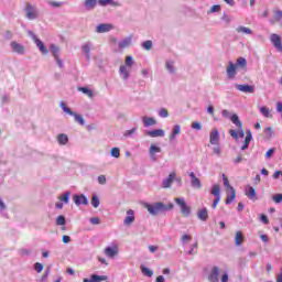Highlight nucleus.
Instances as JSON below:
<instances>
[{"label": "nucleus", "mask_w": 282, "mask_h": 282, "mask_svg": "<svg viewBox=\"0 0 282 282\" xmlns=\"http://www.w3.org/2000/svg\"><path fill=\"white\" fill-rule=\"evenodd\" d=\"M144 208L150 213V215H160V213H166V210H173L175 208V205L173 203H169L167 205H164L162 202H158L154 204H145Z\"/></svg>", "instance_id": "obj_1"}, {"label": "nucleus", "mask_w": 282, "mask_h": 282, "mask_svg": "<svg viewBox=\"0 0 282 282\" xmlns=\"http://www.w3.org/2000/svg\"><path fill=\"white\" fill-rule=\"evenodd\" d=\"M223 182L228 193H230L227 195L225 204H232V202L237 199V192L235 191V187L230 186V182L228 181V177H226V174H223Z\"/></svg>", "instance_id": "obj_2"}, {"label": "nucleus", "mask_w": 282, "mask_h": 282, "mask_svg": "<svg viewBox=\"0 0 282 282\" xmlns=\"http://www.w3.org/2000/svg\"><path fill=\"white\" fill-rule=\"evenodd\" d=\"M174 202L181 208V214L183 217H191V207L186 204V200L182 197H175Z\"/></svg>", "instance_id": "obj_3"}, {"label": "nucleus", "mask_w": 282, "mask_h": 282, "mask_svg": "<svg viewBox=\"0 0 282 282\" xmlns=\"http://www.w3.org/2000/svg\"><path fill=\"white\" fill-rule=\"evenodd\" d=\"M174 202L181 208V214L183 217H191V207L186 204V200L182 197H175Z\"/></svg>", "instance_id": "obj_4"}, {"label": "nucleus", "mask_w": 282, "mask_h": 282, "mask_svg": "<svg viewBox=\"0 0 282 282\" xmlns=\"http://www.w3.org/2000/svg\"><path fill=\"white\" fill-rule=\"evenodd\" d=\"M118 252H120V249L118 248V245H116V243H111L110 247H106L104 250V253L109 259H113V258L118 257Z\"/></svg>", "instance_id": "obj_5"}, {"label": "nucleus", "mask_w": 282, "mask_h": 282, "mask_svg": "<svg viewBox=\"0 0 282 282\" xmlns=\"http://www.w3.org/2000/svg\"><path fill=\"white\" fill-rule=\"evenodd\" d=\"M221 188L219 187L218 184H215L212 188V195L216 196V198L214 199L213 204H212V208H217V204H219L220 199H221Z\"/></svg>", "instance_id": "obj_6"}, {"label": "nucleus", "mask_w": 282, "mask_h": 282, "mask_svg": "<svg viewBox=\"0 0 282 282\" xmlns=\"http://www.w3.org/2000/svg\"><path fill=\"white\" fill-rule=\"evenodd\" d=\"M270 41L272 45L278 50V52L282 53V41H281V35L276 33H272L270 36Z\"/></svg>", "instance_id": "obj_7"}, {"label": "nucleus", "mask_w": 282, "mask_h": 282, "mask_svg": "<svg viewBox=\"0 0 282 282\" xmlns=\"http://www.w3.org/2000/svg\"><path fill=\"white\" fill-rule=\"evenodd\" d=\"M236 89H238V91H242V94H254V86H250L248 84H236Z\"/></svg>", "instance_id": "obj_8"}, {"label": "nucleus", "mask_w": 282, "mask_h": 282, "mask_svg": "<svg viewBox=\"0 0 282 282\" xmlns=\"http://www.w3.org/2000/svg\"><path fill=\"white\" fill-rule=\"evenodd\" d=\"M226 72L229 79L235 78V76H237V65L232 62H228Z\"/></svg>", "instance_id": "obj_9"}, {"label": "nucleus", "mask_w": 282, "mask_h": 282, "mask_svg": "<svg viewBox=\"0 0 282 282\" xmlns=\"http://www.w3.org/2000/svg\"><path fill=\"white\" fill-rule=\"evenodd\" d=\"M135 221V212L133 209H129L127 212V217L123 220L124 226H131Z\"/></svg>", "instance_id": "obj_10"}, {"label": "nucleus", "mask_w": 282, "mask_h": 282, "mask_svg": "<svg viewBox=\"0 0 282 282\" xmlns=\"http://www.w3.org/2000/svg\"><path fill=\"white\" fill-rule=\"evenodd\" d=\"M209 282H219V268L214 267L208 275Z\"/></svg>", "instance_id": "obj_11"}, {"label": "nucleus", "mask_w": 282, "mask_h": 282, "mask_svg": "<svg viewBox=\"0 0 282 282\" xmlns=\"http://www.w3.org/2000/svg\"><path fill=\"white\" fill-rule=\"evenodd\" d=\"M175 176H176L175 172H172L167 176V178L163 181L162 183L163 188H171V186H173V182L175 181Z\"/></svg>", "instance_id": "obj_12"}, {"label": "nucleus", "mask_w": 282, "mask_h": 282, "mask_svg": "<svg viewBox=\"0 0 282 282\" xmlns=\"http://www.w3.org/2000/svg\"><path fill=\"white\" fill-rule=\"evenodd\" d=\"M25 12H26V17L30 20L36 19V17H37L36 9L30 3L26 4Z\"/></svg>", "instance_id": "obj_13"}, {"label": "nucleus", "mask_w": 282, "mask_h": 282, "mask_svg": "<svg viewBox=\"0 0 282 282\" xmlns=\"http://www.w3.org/2000/svg\"><path fill=\"white\" fill-rule=\"evenodd\" d=\"M109 278L107 275H98L93 274L90 279L85 278L84 282H100V281H107Z\"/></svg>", "instance_id": "obj_14"}, {"label": "nucleus", "mask_w": 282, "mask_h": 282, "mask_svg": "<svg viewBox=\"0 0 282 282\" xmlns=\"http://www.w3.org/2000/svg\"><path fill=\"white\" fill-rule=\"evenodd\" d=\"M209 143H210V144H219V130H218V129H214V130L210 132V135H209Z\"/></svg>", "instance_id": "obj_15"}, {"label": "nucleus", "mask_w": 282, "mask_h": 282, "mask_svg": "<svg viewBox=\"0 0 282 282\" xmlns=\"http://www.w3.org/2000/svg\"><path fill=\"white\" fill-rule=\"evenodd\" d=\"M73 199L76 206H80V204H84V206H87V204H89V200L87 199V197H85V195H75Z\"/></svg>", "instance_id": "obj_16"}, {"label": "nucleus", "mask_w": 282, "mask_h": 282, "mask_svg": "<svg viewBox=\"0 0 282 282\" xmlns=\"http://www.w3.org/2000/svg\"><path fill=\"white\" fill-rule=\"evenodd\" d=\"M148 135L150 138H164V135H166V132L163 129H156L148 131Z\"/></svg>", "instance_id": "obj_17"}, {"label": "nucleus", "mask_w": 282, "mask_h": 282, "mask_svg": "<svg viewBox=\"0 0 282 282\" xmlns=\"http://www.w3.org/2000/svg\"><path fill=\"white\" fill-rule=\"evenodd\" d=\"M11 47L15 54H25V46L19 44L18 42H11Z\"/></svg>", "instance_id": "obj_18"}, {"label": "nucleus", "mask_w": 282, "mask_h": 282, "mask_svg": "<svg viewBox=\"0 0 282 282\" xmlns=\"http://www.w3.org/2000/svg\"><path fill=\"white\" fill-rule=\"evenodd\" d=\"M35 44L36 47H39L40 52L44 55L47 56L50 54V51L47 50V47L45 46V44L43 43V41L36 39L35 40Z\"/></svg>", "instance_id": "obj_19"}, {"label": "nucleus", "mask_w": 282, "mask_h": 282, "mask_svg": "<svg viewBox=\"0 0 282 282\" xmlns=\"http://www.w3.org/2000/svg\"><path fill=\"white\" fill-rule=\"evenodd\" d=\"M111 30H113V25L111 24H99L97 25L96 32H98V34H102L105 32H110Z\"/></svg>", "instance_id": "obj_20"}, {"label": "nucleus", "mask_w": 282, "mask_h": 282, "mask_svg": "<svg viewBox=\"0 0 282 282\" xmlns=\"http://www.w3.org/2000/svg\"><path fill=\"white\" fill-rule=\"evenodd\" d=\"M189 177L192 180L193 188H202V181H199V178H197V176H195L194 172L189 173Z\"/></svg>", "instance_id": "obj_21"}, {"label": "nucleus", "mask_w": 282, "mask_h": 282, "mask_svg": "<svg viewBox=\"0 0 282 282\" xmlns=\"http://www.w3.org/2000/svg\"><path fill=\"white\" fill-rule=\"evenodd\" d=\"M197 218L200 221H208V209L207 208H202L197 212Z\"/></svg>", "instance_id": "obj_22"}, {"label": "nucleus", "mask_w": 282, "mask_h": 282, "mask_svg": "<svg viewBox=\"0 0 282 282\" xmlns=\"http://www.w3.org/2000/svg\"><path fill=\"white\" fill-rule=\"evenodd\" d=\"M142 120L144 127H154V124H158V121L153 117H143Z\"/></svg>", "instance_id": "obj_23"}, {"label": "nucleus", "mask_w": 282, "mask_h": 282, "mask_svg": "<svg viewBox=\"0 0 282 282\" xmlns=\"http://www.w3.org/2000/svg\"><path fill=\"white\" fill-rule=\"evenodd\" d=\"M180 133H182V127H180V124H175L172 130V133L170 134V140H175V138H177Z\"/></svg>", "instance_id": "obj_24"}, {"label": "nucleus", "mask_w": 282, "mask_h": 282, "mask_svg": "<svg viewBox=\"0 0 282 282\" xmlns=\"http://www.w3.org/2000/svg\"><path fill=\"white\" fill-rule=\"evenodd\" d=\"M246 195L251 199L252 202H257V191L254 187L249 186L248 191L246 192Z\"/></svg>", "instance_id": "obj_25"}, {"label": "nucleus", "mask_w": 282, "mask_h": 282, "mask_svg": "<svg viewBox=\"0 0 282 282\" xmlns=\"http://www.w3.org/2000/svg\"><path fill=\"white\" fill-rule=\"evenodd\" d=\"M82 51L85 54L87 61H89V58H91V54H90V52H91V44H89V43L84 44L82 46Z\"/></svg>", "instance_id": "obj_26"}, {"label": "nucleus", "mask_w": 282, "mask_h": 282, "mask_svg": "<svg viewBox=\"0 0 282 282\" xmlns=\"http://www.w3.org/2000/svg\"><path fill=\"white\" fill-rule=\"evenodd\" d=\"M230 120H231L232 124H235L238 129H242L243 123L241 122V120H239V116L237 113H234L230 117Z\"/></svg>", "instance_id": "obj_27"}, {"label": "nucleus", "mask_w": 282, "mask_h": 282, "mask_svg": "<svg viewBox=\"0 0 282 282\" xmlns=\"http://www.w3.org/2000/svg\"><path fill=\"white\" fill-rule=\"evenodd\" d=\"M252 140V132L249 130L245 138V144L241 147V151H246L250 147V141Z\"/></svg>", "instance_id": "obj_28"}, {"label": "nucleus", "mask_w": 282, "mask_h": 282, "mask_svg": "<svg viewBox=\"0 0 282 282\" xmlns=\"http://www.w3.org/2000/svg\"><path fill=\"white\" fill-rule=\"evenodd\" d=\"M129 66L121 65L119 68V74H121L123 80H127L129 78Z\"/></svg>", "instance_id": "obj_29"}, {"label": "nucleus", "mask_w": 282, "mask_h": 282, "mask_svg": "<svg viewBox=\"0 0 282 282\" xmlns=\"http://www.w3.org/2000/svg\"><path fill=\"white\" fill-rule=\"evenodd\" d=\"M57 142L61 145H65L69 142V138L65 133H61L57 135Z\"/></svg>", "instance_id": "obj_30"}, {"label": "nucleus", "mask_w": 282, "mask_h": 282, "mask_svg": "<svg viewBox=\"0 0 282 282\" xmlns=\"http://www.w3.org/2000/svg\"><path fill=\"white\" fill-rule=\"evenodd\" d=\"M98 4V0H85L84 6L87 10H94Z\"/></svg>", "instance_id": "obj_31"}, {"label": "nucleus", "mask_w": 282, "mask_h": 282, "mask_svg": "<svg viewBox=\"0 0 282 282\" xmlns=\"http://www.w3.org/2000/svg\"><path fill=\"white\" fill-rule=\"evenodd\" d=\"M235 241H236V246H241V243H243L245 238H243V232L242 231H237L236 232Z\"/></svg>", "instance_id": "obj_32"}, {"label": "nucleus", "mask_w": 282, "mask_h": 282, "mask_svg": "<svg viewBox=\"0 0 282 282\" xmlns=\"http://www.w3.org/2000/svg\"><path fill=\"white\" fill-rule=\"evenodd\" d=\"M236 67H241L242 69H246L248 67V61H246V58L243 57H239L236 61Z\"/></svg>", "instance_id": "obj_33"}, {"label": "nucleus", "mask_w": 282, "mask_h": 282, "mask_svg": "<svg viewBox=\"0 0 282 282\" xmlns=\"http://www.w3.org/2000/svg\"><path fill=\"white\" fill-rule=\"evenodd\" d=\"M260 112L262 113V116H264V118H272V112H270V108H268L267 106L261 107Z\"/></svg>", "instance_id": "obj_34"}, {"label": "nucleus", "mask_w": 282, "mask_h": 282, "mask_svg": "<svg viewBox=\"0 0 282 282\" xmlns=\"http://www.w3.org/2000/svg\"><path fill=\"white\" fill-rule=\"evenodd\" d=\"M236 32H238L239 34H252V30L246 26H238L236 29Z\"/></svg>", "instance_id": "obj_35"}, {"label": "nucleus", "mask_w": 282, "mask_h": 282, "mask_svg": "<svg viewBox=\"0 0 282 282\" xmlns=\"http://www.w3.org/2000/svg\"><path fill=\"white\" fill-rule=\"evenodd\" d=\"M141 272L144 276H153V271H151V269L144 267V265H141Z\"/></svg>", "instance_id": "obj_36"}, {"label": "nucleus", "mask_w": 282, "mask_h": 282, "mask_svg": "<svg viewBox=\"0 0 282 282\" xmlns=\"http://www.w3.org/2000/svg\"><path fill=\"white\" fill-rule=\"evenodd\" d=\"M160 151H162V149H160V147H158L155 144L150 145V155H151V158H153V155H155V153H160Z\"/></svg>", "instance_id": "obj_37"}, {"label": "nucleus", "mask_w": 282, "mask_h": 282, "mask_svg": "<svg viewBox=\"0 0 282 282\" xmlns=\"http://www.w3.org/2000/svg\"><path fill=\"white\" fill-rule=\"evenodd\" d=\"M129 45H131V37L124 39L119 43V47L121 50H124V47H129Z\"/></svg>", "instance_id": "obj_38"}, {"label": "nucleus", "mask_w": 282, "mask_h": 282, "mask_svg": "<svg viewBox=\"0 0 282 282\" xmlns=\"http://www.w3.org/2000/svg\"><path fill=\"white\" fill-rule=\"evenodd\" d=\"M79 91H82L83 94L88 96V98H94V91H91V89H89L87 87L79 88Z\"/></svg>", "instance_id": "obj_39"}, {"label": "nucleus", "mask_w": 282, "mask_h": 282, "mask_svg": "<svg viewBox=\"0 0 282 282\" xmlns=\"http://www.w3.org/2000/svg\"><path fill=\"white\" fill-rule=\"evenodd\" d=\"M72 195V192H66L62 196L58 197L59 202H64V204H67L69 202V196Z\"/></svg>", "instance_id": "obj_40"}, {"label": "nucleus", "mask_w": 282, "mask_h": 282, "mask_svg": "<svg viewBox=\"0 0 282 282\" xmlns=\"http://www.w3.org/2000/svg\"><path fill=\"white\" fill-rule=\"evenodd\" d=\"M90 204L94 208H98L100 206V199H98V196L93 195Z\"/></svg>", "instance_id": "obj_41"}, {"label": "nucleus", "mask_w": 282, "mask_h": 282, "mask_svg": "<svg viewBox=\"0 0 282 282\" xmlns=\"http://www.w3.org/2000/svg\"><path fill=\"white\" fill-rule=\"evenodd\" d=\"M70 116H74L76 122H78L79 124H85V119L83 118V116L75 113V112H73V115H70Z\"/></svg>", "instance_id": "obj_42"}, {"label": "nucleus", "mask_w": 282, "mask_h": 282, "mask_svg": "<svg viewBox=\"0 0 282 282\" xmlns=\"http://www.w3.org/2000/svg\"><path fill=\"white\" fill-rule=\"evenodd\" d=\"M61 107L63 111H65V113H68L69 116H74V111H72V109H69V107H67L65 102H61Z\"/></svg>", "instance_id": "obj_43"}, {"label": "nucleus", "mask_w": 282, "mask_h": 282, "mask_svg": "<svg viewBox=\"0 0 282 282\" xmlns=\"http://www.w3.org/2000/svg\"><path fill=\"white\" fill-rule=\"evenodd\" d=\"M61 107L63 111H65V113H68L69 116H74V111H72V109H69V107H67L65 102H61Z\"/></svg>", "instance_id": "obj_44"}, {"label": "nucleus", "mask_w": 282, "mask_h": 282, "mask_svg": "<svg viewBox=\"0 0 282 282\" xmlns=\"http://www.w3.org/2000/svg\"><path fill=\"white\" fill-rule=\"evenodd\" d=\"M126 67H129V69L133 67V57L131 55L126 56Z\"/></svg>", "instance_id": "obj_45"}, {"label": "nucleus", "mask_w": 282, "mask_h": 282, "mask_svg": "<svg viewBox=\"0 0 282 282\" xmlns=\"http://www.w3.org/2000/svg\"><path fill=\"white\" fill-rule=\"evenodd\" d=\"M56 224H57V226H65V224H66L65 216H57Z\"/></svg>", "instance_id": "obj_46"}, {"label": "nucleus", "mask_w": 282, "mask_h": 282, "mask_svg": "<svg viewBox=\"0 0 282 282\" xmlns=\"http://www.w3.org/2000/svg\"><path fill=\"white\" fill-rule=\"evenodd\" d=\"M110 155L112 158H120V149L118 148H112L111 151H110Z\"/></svg>", "instance_id": "obj_47"}, {"label": "nucleus", "mask_w": 282, "mask_h": 282, "mask_svg": "<svg viewBox=\"0 0 282 282\" xmlns=\"http://www.w3.org/2000/svg\"><path fill=\"white\" fill-rule=\"evenodd\" d=\"M142 47L144 50L149 51V50H151L153 47V42L151 40H148V41L143 42Z\"/></svg>", "instance_id": "obj_48"}, {"label": "nucleus", "mask_w": 282, "mask_h": 282, "mask_svg": "<svg viewBox=\"0 0 282 282\" xmlns=\"http://www.w3.org/2000/svg\"><path fill=\"white\" fill-rule=\"evenodd\" d=\"M272 199H273L274 204H281V202H282V194L273 195Z\"/></svg>", "instance_id": "obj_49"}, {"label": "nucleus", "mask_w": 282, "mask_h": 282, "mask_svg": "<svg viewBox=\"0 0 282 282\" xmlns=\"http://www.w3.org/2000/svg\"><path fill=\"white\" fill-rule=\"evenodd\" d=\"M159 116H160V118H169V110H166V108H162L159 111Z\"/></svg>", "instance_id": "obj_50"}, {"label": "nucleus", "mask_w": 282, "mask_h": 282, "mask_svg": "<svg viewBox=\"0 0 282 282\" xmlns=\"http://www.w3.org/2000/svg\"><path fill=\"white\" fill-rule=\"evenodd\" d=\"M50 47L51 52H53L54 58H58V48L56 47V45L52 44Z\"/></svg>", "instance_id": "obj_51"}, {"label": "nucleus", "mask_w": 282, "mask_h": 282, "mask_svg": "<svg viewBox=\"0 0 282 282\" xmlns=\"http://www.w3.org/2000/svg\"><path fill=\"white\" fill-rule=\"evenodd\" d=\"M137 131H138L137 128H132V129H130V130H127L123 135H124L126 138H129V135H133V133H135Z\"/></svg>", "instance_id": "obj_52"}, {"label": "nucleus", "mask_w": 282, "mask_h": 282, "mask_svg": "<svg viewBox=\"0 0 282 282\" xmlns=\"http://www.w3.org/2000/svg\"><path fill=\"white\" fill-rule=\"evenodd\" d=\"M192 129H196V131H202V123L194 121L192 123Z\"/></svg>", "instance_id": "obj_53"}, {"label": "nucleus", "mask_w": 282, "mask_h": 282, "mask_svg": "<svg viewBox=\"0 0 282 282\" xmlns=\"http://www.w3.org/2000/svg\"><path fill=\"white\" fill-rule=\"evenodd\" d=\"M48 4H50L52 8H61V6H63V2L50 1Z\"/></svg>", "instance_id": "obj_54"}, {"label": "nucleus", "mask_w": 282, "mask_h": 282, "mask_svg": "<svg viewBox=\"0 0 282 282\" xmlns=\"http://www.w3.org/2000/svg\"><path fill=\"white\" fill-rule=\"evenodd\" d=\"M241 162H243V155H242V154H238V155L236 156V159H234V163H235V164H239V163H241Z\"/></svg>", "instance_id": "obj_55"}, {"label": "nucleus", "mask_w": 282, "mask_h": 282, "mask_svg": "<svg viewBox=\"0 0 282 282\" xmlns=\"http://www.w3.org/2000/svg\"><path fill=\"white\" fill-rule=\"evenodd\" d=\"M282 11H274V21H281Z\"/></svg>", "instance_id": "obj_56"}, {"label": "nucleus", "mask_w": 282, "mask_h": 282, "mask_svg": "<svg viewBox=\"0 0 282 282\" xmlns=\"http://www.w3.org/2000/svg\"><path fill=\"white\" fill-rule=\"evenodd\" d=\"M229 135H231V138H235V140H237L239 138V132H237V130H229Z\"/></svg>", "instance_id": "obj_57"}, {"label": "nucleus", "mask_w": 282, "mask_h": 282, "mask_svg": "<svg viewBox=\"0 0 282 282\" xmlns=\"http://www.w3.org/2000/svg\"><path fill=\"white\" fill-rule=\"evenodd\" d=\"M98 183L99 184H107V177L105 175L98 176Z\"/></svg>", "instance_id": "obj_58"}, {"label": "nucleus", "mask_w": 282, "mask_h": 282, "mask_svg": "<svg viewBox=\"0 0 282 282\" xmlns=\"http://www.w3.org/2000/svg\"><path fill=\"white\" fill-rule=\"evenodd\" d=\"M181 239L183 243H186V241H191L193 237H191L189 235H183Z\"/></svg>", "instance_id": "obj_59"}, {"label": "nucleus", "mask_w": 282, "mask_h": 282, "mask_svg": "<svg viewBox=\"0 0 282 282\" xmlns=\"http://www.w3.org/2000/svg\"><path fill=\"white\" fill-rule=\"evenodd\" d=\"M219 10H221V6L219 4H215L210 8V12H219Z\"/></svg>", "instance_id": "obj_60"}, {"label": "nucleus", "mask_w": 282, "mask_h": 282, "mask_svg": "<svg viewBox=\"0 0 282 282\" xmlns=\"http://www.w3.org/2000/svg\"><path fill=\"white\" fill-rule=\"evenodd\" d=\"M260 219H261V221L264 223L265 225L270 224V220L268 219V216H265V215H263V214L260 216Z\"/></svg>", "instance_id": "obj_61"}, {"label": "nucleus", "mask_w": 282, "mask_h": 282, "mask_svg": "<svg viewBox=\"0 0 282 282\" xmlns=\"http://www.w3.org/2000/svg\"><path fill=\"white\" fill-rule=\"evenodd\" d=\"M272 155H274V149H269L268 152L265 153V158L270 159L272 158Z\"/></svg>", "instance_id": "obj_62"}, {"label": "nucleus", "mask_w": 282, "mask_h": 282, "mask_svg": "<svg viewBox=\"0 0 282 282\" xmlns=\"http://www.w3.org/2000/svg\"><path fill=\"white\" fill-rule=\"evenodd\" d=\"M35 270H36L37 272H43V265H42L40 262H36V263H35Z\"/></svg>", "instance_id": "obj_63"}, {"label": "nucleus", "mask_w": 282, "mask_h": 282, "mask_svg": "<svg viewBox=\"0 0 282 282\" xmlns=\"http://www.w3.org/2000/svg\"><path fill=\"white\" fill-rule=\"evenodd\" d=\"M276 282H282V268L280 269V274L276 276Z\"/></svg>", "instance_id": "obj_64"}]
</instances>
